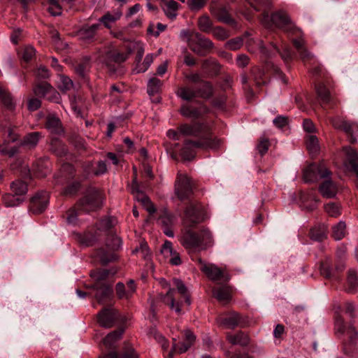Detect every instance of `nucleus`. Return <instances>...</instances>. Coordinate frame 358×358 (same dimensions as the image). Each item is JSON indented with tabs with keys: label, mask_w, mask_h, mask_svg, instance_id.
Segmentation results:
<instances>
[{
	"label": "nucleus",
	"mask_w": 358,
	"mask_h": 358,
	"mask_svg": "<svg viewBox=\"0 0 358 358\" xmlns=\"http://www.w3.org/2000/svg\"><path fill=\"white\" fill-rule=\"evenodd\" d=\"M178 131L185 136H192L199 138H214L209 127L203 123L183 124L178 127Z\"/></svg>",
	"instance_id": "9d476101"
},
{
	"label": "nucleus",
	"mask_w": 358,
	"mask_h": 358,
	"mask_svg": "<svg viewBox=\"0 0 358 358\" xmlns=\"http://www.w3.org/2000/svg\"><path fill=\"white\" fill-rule=\"evenodd\" d=\"M271 20L277 27L292 35L299 36L302 34L301 29L296 27L291 20L289 15L282 10L271 14Z\"/></svg>",
	"instance_id": "6e6552de"
},
{
	"label": "nucleus",
	"mask_w": 358,
	"mask_h": 358,
	"mask_svg": "<svg viewBox=\"0 0 358 358\" xmlns=\"http://www.w3.org/2000/svg\"><path fill=\"white\" fill-rule=\"evenodd\" d=\"M100 27V24H93L92 25H83L78 31V36L80 39L90 41L94 38V36Z\"/></svg>",
	"instance_id": "a878e982"
},
{
	"label": "nucleus",
	"mask_w": 358,
	"mask_h": 358,
	"mask_svg": "<svg viewBox=\"0 0 358 358\" xmlns=\"http://www.w3.org/2000/svg\"><path fill=\"white\" fill-rule=\"evenodd\" d=\"M10 189L19 197L26 194L28 190L27 185L20 180L13 182L10 184Z\"/></svg>",
	"instance_id": "f704fd0d"
},
{
	"label": "nucleus",
	"mask_w": 358,
	"mask_h": 358,
	"mask_svg": "<svg viewBox=\"0 0 358 358\" xmlns=\"http://www.w3.org/2000/svg\"><path fill=\"white\" fill-rule=\"evenodd\" d=\"M45 127L52 134H60L63 132L61 121L55 115H48L47 116Z\"/></svg>",
	"instance_id": "cd10ccee"
},
{
	"label": "nucleus",
	"mask_w": 358,
	"mask_h": 358,
	"mask_svg": "<svg viewBox=\"0 0 358 358\" xmlns=\"http://www.w3.org/2000/svg\"><path fill=\"white\" fill-rule=\"evenodd\" d=\"M199 97L209 99L213 92V86L209 82L202 81L200 87L196 90Z\"/></svg>",
	"instance_id": "c9c22d12"
},
{
	"label": "nucleus",
	"mask_w": 358,
	"mask_h": 358,
	"mask_svg": "<svg viewBox=\"0 0 358 358\" xmlns=\"http://www.w3.org/2000/svg\"><path fill=\"white\" fill-rule=\"evenodd\" d=\"M301 35L302 34L297 36L298 38L292 39V41L302 61L307 62L314 58V55L306 48V41Z\"/></svg>",
	"instance_id": "412c9836"
},
{
	"label": "nucleus",
	"mask_w": 358,
	"mask_h": 358,
	"mask_svg": "<svg viewBox=\"0 0 358 358\" xmlns=\"http://www.w3.org/2000/svg\"><path fill=\"white\" fill-rule=\"evenodd\" d=\"M222 144V141L217 138H199L196 141H187L180 151V155L184 160L191 161L196 155L193 148L203 150H217Z\"/></svg>",
	"instance_id": "7ed1b4c3"
},
{
	"label": "nucleus",
	"mask_w": 358,
	"mask_h": 358,
	"mask_svg": "<svg viewBox=\"0 0 358 358\" xmlns=\"http://www.w3.org/2000/svg\"><path fill=\"white\" fill-rule=\"evenodd\" d=\"M210 32L215 38L220 41H224L229 37V33L221 27L213 28Z\"/></svg>",
	"instance_id": "052dcab7"
},
{
	"label": "nucleus",
	"mask_w": 358,
	"mask_h": 358,
	"mask_svg": "<svg viewBox=\"0 0 358 358\" xmlns=\"http://www.w3.org/2000/svg\"><path fill=\"white\" fill-rule=\"evenodd\" d=\"M343 150L346 155V159L343 163L344 167L347 171L356 175V187L358 188V153L351 147H345Z\"/></svg>",
	"instance_id": "6ab92c4d"
},
{
	"label": "nucleus",
	"mask_w": 358,
	"mask_h": 358,
	"mask_svg": "<svg viewBox=\"0 0 358 358\" xmlns=\"http://www.w3.org/2000/svg\"><path fill=\"white\" fill-rule=\"evenodd\" d=\"M189 47L196 54L203 56L209 50L213 48V43L210 40L196 32L189 42Z\"/></svg>",
	"instance_id": "f8f14e48"
},
{
	"label": "nucleus",
	"mask_w": 358,
	"mask_h": 358,
	"mask_svg": "<svg viewBox=\"0 0 358 358\" xmlns=\"http://www.w3.org/2000/svg\"><path fill=\"white\" fill-rule=\"evenodd\" d=\"M331 171L322 164H311L304 169L303 178L306 182H315L331 176Z\"/></svg>",
	"instance_id": "1a4fd4ad"
},
{
	"label": "nucleus",
	"mask_w": 358,
	"mask_h": 358,
	"mask_svg": "<svg viewBox=\"0 0 358 358\" xmlns=\"http://www.w3.org/2000/svg\"><path fill=\"white\" fill-rule=\"evenodd\" d=\"M332 236L336 241L343 238L346 234V225L343 221H340L337 224L333 227Z\"/></svg>",
	"instance_id": "79ce46f5"
},
{
	"label": "nucleus",
	"mask_w": 358,
	"mask_h": 358,
	"mask_svg": "<svg viewBox=\"0 0 358 358\" xmlns=\"http://www.w3.org/2000/svg\"><path fill=\"white\" fill-rule=\"evenodd\" d=\"M306 146L310 155H315L319 150L318 138L313 135H310L306 140Z\"/></svg>",
	"instance_id": "864d4df0"
},
{
	"label": "nucleus",
	"mask_w": 358,
	"mask_h": 358,
	"mask_svg": "<svg viewBox=\"0 0 358 358\" xmlns=\"http://www.w3.org/2000/svg\"><path fill=\"white\" fill-rule=\"evenodd\" d=\"M331 122L335 129H343L350 136V143H355L357 141L358 136V124L357 123L348 122L340 117L331 118Z\"/></svg>",
	"instance_id": "4468645a"
},
{
	"label": "nucleus",
	"mask_w": 358,
	"mask_h": 358,
	"mask_svg": "<svg viewBox=\"0 0 358 358\" xmlns=\"http://www.w3.org/2000/svg\"><path fill=\"white\" fill-rule=\"evenodd\" d=\"M36 50L34 47L31 45L26 46L24 48L22 52V58L24 61L28 62L32 59V57L35 55Z\"/></svg>",
	"instance_id": "338daca9"
},
{
	"label": "nucleus",
	"mask_w": 358,
	"mask_h": 358,
	"mask_svg": "<svg viewBox=\"0 0 358 358\" xmlns=\"http://www.w3.org/2000/svg\"><path fill=\"white\" fill-rule=\"evenodd\" d=\"M162 10L165 15L170 19L173 20L178 15V10L179 8V4L174 0H164L162 5Z\"/></svg>",
	"instance_id": "bb28decb"
},
{
	"label": "nucleus",
	"mask_w": 358,
	"mask_h": 358,
	"mask_svg": "<svg viewBox=\"0 0 358 358\" xmlns=\"http://www.w3.org/2000/svg\"><path fill=\"white\" fill-rule=\"evenodd\" d=\"M115 290L117 297L120 299H127L131 297L130 294L128 290L126 289L125 285L122 282H118L116 285Z\"/></svg>",
	"instance_id": "680f3d73"
},
{
	"label": "nucleus",
	"mask_w": 358,
	"mask_h": 358,
	"mask_svg": "<svg viewBox=\"0 0 358 358\" xmlns=\"http://www.w3.org/2000/svg\"><path fill=\"white\" fill-rule=\"evenodd\" d=\"M52 87L47 82H41L38 83L34 87V93L35 95L41 97L47 96L48 93L50 92Z\"/></svg>",
	"instance_id": "a19ab883"
},
{
	"label": "nucleus",
	"mask_w": 358,
	"mask_h": 358,
	"mask_svg": "<svg viewBox=\"0 0 358 358\" xmlns=\"http://www.w3.org/2000/svg\"><path fill=\"white\" fill-rule=\"evenodd\" d=\"M326 178L327 180L319 186V192L324 198L331 199L337 194L338 187L336 183L330 179V176Z\"/></svg>",
	"instance_id": "4be33fe9"
},
{
	"label": "nucleus",
	"mask_w": 358,
	"mask_h": 358,
	"mask_svg": "<svg viewBox=\"0 0 358 358\" xmlns=\"http://www.w3.org/2000/svg\"><path fill=\"white\" fill-rule=\"evenodd\" d=\"M197 262L200 266V270L210 279L213 280L229 279L228 275L224 274V271L216 265L206 264L201 258L197 259Z\"/></svg>",
	"instance_id": "f3484780"
},
{
	"label": "nucleus",
	"mask_w": 358,
	"mask_h": 358,
	"mask_svg": "<svg viewBox=\"0 0 358 358\" xmlns=\"http://www.w3.org/2000/svg\"><path fill=\"white\" fill-rule=\"evenodd\" d=\"M185 341L182 343H176V340L173 339V344L172 350L169 354V358H173V353L177 352L182 354L187 351L189 348L193 345L196 340V336L189 329H187L184 332Z\"/></svg>",
	"instance_id": "aec40b11"
},
{
	"label": "nucleus",
	"mask_w": 358,
	"mask_h": 358,
	"mask_svg": "<svg viewBox=\"0 0 358 358\" xmlns=\"http://www.w3.org/2000/svg\"><path fill=\"white\" fill-rule=\"evenodd\" d=\"M117 318L118 312L111 307L102 309L97 315L99 325L104 328L113 327Z\"/></svg>",
	"instance_id": "a211bd4d"
},
{
	"label": "nucleus",
	"mask_w": 358,
	"mask_h": 358,
	"mask_svg": "<svg viewBox=\"0 0 358 358\" xmlns=\"http://www.w3.org/2000/svg\"><path fill=\"white\" fill-rule=\"evenodd\" d=\"M198 27L200 31L210 33L213 29V22L208 15H202L198 19Z\"/></svg>",
	"instance_id": "49530a36"
},
{
	"label": "nucleus",
	"mask_w": 358,
	"mask_h": 358,
	"mask_svg": "<svg viewBox=\"0 0 358 358\" xmlns=\"http://www.w3.org/2000/svg\"><path fill=\"white\" fill-rule=\"evenodd\" d=\"M300 201L301 207L308 211L315 210L319 202L315 194L313 192L301 193L300 195Z\"/></svg>",
	"instance_id": "393cba45"
},
{
	"label": "nucleus",
	"mask_w": 358,
	"mask_h": 358,
	"mask_svg": "<svg viewBox=\"0 0 358 358\" xmlns=\"http://www.w3.org/2000/svg\"><path fill=\"white\" fill-rule=\"evenodd\" d=\"M50 149L58 156L64 155L66 152L65 145L57 138L52 139L50 143Z\"/></svg>",
	"instance_id": "09e8293b"
},
{
	"label": "nucleus",
	"mask_w": 358,
	"mask_h": 358,
	"mask_svg": "<svg viewBox=\"0 0 358 358\" xmlns=\"http://www.w3.org/2000/svg\"><path fill=\"white\" fill-rule=\"evenodd\" d=\"M138 200L141 202L145 210L150 214H153L156 211V208L149 197L144 194H141V197H138Z\"/></svg>",
	"instance_id": "4d7b16f0"
},
{
	"label": "nucleus",
	"mask_w": 358,
	"mask_h": 358,
	"mask_svg": "<svg viewBox=\"0 0 358 358\" xmlns=\"http://www.w3.org/2000/svg\"><path fill=\"white\" fill-rule=\"evenodd\" d=\"M162 85V82L159 79L155 77L151 78L148 82L147 92L148 94L152 96L158 93Z\"/></svg>",
	"instance_id": "a18cd8bd"
},
{
	"label": "nucleus",
	"mask_w": 358,
	"mask_h": 358,
	"mask_svg": "<svg viewBox=\"0 0 358 358\" xmlns=\"http://www.w3.org/2000/svg\"><path fill=\"white\" fill-rule=\"evenodd\" d=\"M192 228L184 226L178 236L180 243L189 252L206 250L213 246V238L208 229L203 227L197 233Z\"/></svg>",
	"instance_id": "f257e3e1"
},
{
	"label": "nucleus",
	"mask_w": 358,
	"mask_h": 358,
	"mask_svg": "<svg viewBox=\"0 0 358 358\" xmlns=\"http://www.w3.org/2000/svg\"><path fill=\"white\" fill-rule=\"evenodd\" d=\"M177 95L185 101H190L194 97L198 96L196 90H194L189 87H183L179 88L177 92Z\"/></svg>",
	"instance_id": "4c0bfd02"
},
{
	"label": "nucleus",
	"mask_w": 358,
	"mask_h": 358,
	"mask_svg": "<svg viewBox=\"0 0 358 358\" xmlns=\"http://www.w3.org/2000/svg\"><path fill=\"white\" fill-rule=\"evenodd\" d=\"M124 329H120L108 334L103 339V343L107 348H112L115 343L120 339Z\"/></svg>",
	"instance_id": "473e14b6"
},
{
	"label": "nucleus",
	"mask_w": 358,
	"mask_h": 358,
	"mask_svg": "<svg viewBox=\"0 0 358 358\" xmlns=\"http://www.w3.org/2000/svg\"><path fill=\"white\" fill-rule=\"evenodd\" d=\"M73 87V81L68 77L64 75L59 76V82L58 87L63 92H66L71 90Z\"/></svg>",
	"instance_id": "5fc2aeb1"
},
{
	"label": "nucleus",
	"mask_w": 358,
	"mask_h": 358,
	"mask_svg": "<svg viewBox=\"0 0 358 358\" xmlns=\"http://www.w3.org/2000/svg\"><path fill=\"white\" fill-rule=\"evenodd\" d=\"M127 58L124 53L115 50H109L101 55V61L107 66L109 71L113 73L116 70L117 64L124 62Z\"/></svg>",
	"instance_id": "ddd939ff"
},
{
	"label": "nucleus",
	"mask_w": 358,
	"mask_h": 358,
	"mask_svg": "<svg viewBox=\"0 0 358 358\" xmlns=\"http://www.w3.org/2000/svg\"><path fill=\"white\" fill-rule=\"evenodd\" d=\"M48 203V193L45 191L39 192L31 199L29 211L34 214L41 213L45 210Z\"/></svg>",
	"instance_id": "dca6fc26"
},
{
	"label": "nucleus",
	"mask_w": 358,
	"mask_h": 358,
	"mask_svg": "<svg viewBox=\"0 0 358 358\" xmlns=\"http://www.w3.org/2000/svg\"><path fill=\"white\" fill-rule=\"evenodd\" d=\"M206 218L204 206L197 201H191L185 210L183 225L187 227H194L196 224L203 222Z\"/></svg>",
	"instance_id": "39448f33"
},
{
	"label": "nucleus",
	"mask_w": 358,
	"mask_h": 358,
	"mask_svg": "<svg viewBox=\"0 0 358 358\" xmlns=\"http://www.w3.org/2000/svg\"><path fill=\"white\" fill-rule=\"evenodd\" d=\"M243 45V40L241 38H236L228 41L226 43L227 48L236 50L239 49Z\"/></svg>",
	"instance_id": "69168bd1"
},
{
	"label": "nucleus",
	"mask_w": 358,
	"mask_h": 358,
	"mask_svg": "<svg viewBox=\"0 0 358 358\" xmlns=\"http://www.w3.org/2000/svg\"><path fill=\"white\" fill-rule=\"evenodd\" d=\"M138 200L141 202L145 210L150 214H153L156 211V208L149 197L144 194H141V197H138Z\"/></svg>",
	"instance_id": "6e6d98bb"
},
{
	"label": "nucleus",
	"mask_w": 358,
	"mask_h": 358,
	"mask_svg": "<svg viewBox=\"0 0 358 358\" xmlns=\"http://www.w3.org/2000/svg\"><path fill=\"white\" fill-rule=\"evenodd\" d=\"M326 229L324 226L313 227L310 231V238L316 241H322L326 238Z\"/></svg>",
	"instance_id": "c03bdc74"
},
{
	"label": "nucleus",
	"mask_w": 358,
	"mask_h": 358,
	"mask_svg": "<svg viewBox=\"0 0 358 358\" xmlns=\"http://www.w3.org/2000/svg\"><path fill=\"white\" fill-rule=\"evenodd\" d=\"M41 136V134L38 131L29 133L24 136L22 144L30 147H34L37 145Z\"/></svg>",
	"instance_id": "de8ad7c7"
},
{
	"label": "nucleus",
	"mask_w": 358,
	"mask_h": 358,
	"mask_svg": "<svg viewBox=\"0 0 358 358\" xmlns=\"http://www.w3.org/2000/svg\"><path fill=\"white\" fill-rule=\"evenodd\" d=\"M161 252L166 257H170L169 262L172 265L178 266L181 264L180 255L173 250L171 242L166 241L162 247Z\"/></svg>",
	"instance_id": "5701e85b"
},
{
	"label": "nucleus",
	"mask_w": 358,
	"mask_h": 358,
	"mask_svg": "<svg viewBox=\"0 0 358 358\" xmlns=\"http://www.w3.org/2000/svg\"><path fill=\"white\" fill-rule=\"evenodd\" d=\"M217 20L227 24H235L234 20L230 16L225 8H220L215 13Z\"/></svg>",
	"instance_id": "ea45409f"
},
{
	"label": "nucleus",
	"mask_w": 358,
	"mask_h": 358,
	"mask_svg": "<svg viewBox=\"0 0 358 358\" xmlns=\"http://www.w3.org/2000/svg\"><path fill=\"white\" fill-rule=\"evenodd\" d=\"M123 358H138V356L131 346L127 345L124 348Z\"/></svg>",
	"instance_id": "774afa93"
},
{
	"label": "nucleus",
	"mask_w": 358,
	"mask_h": 358,
	"mask_svg": "<svg viewBox=\"0 0 358 358\" xmlns=\"http://www.w3.org/2000/svg\"><path fill=\"white\" fill-rule=\"evenodd\" d=\"M138 200L141 202L145 210L150 214H153L156 211V208L149 197L144 194H141V197H138Z\"/></svg>",
	"instance_id": "13d9d810"
},
{
	"label": "nucleus",
	"mask_w": 358,
	"mask_h": 358,
	"mask_svg": "<svg viewBox=\"0 0 358 358\" xmlns=\"http://www.w3.org/2000/svg\"><path fill=\"white\" fill-rule=\"evenodd\" d=\"M227 339L232 345H239L242 346L248 345L250 342L249 336L243 331H238L235 334H228L227 335Z\"/></svg>",
	"instance_id": "7c9ffc66"
},
{
	"label": "nucleus",
	"mask_w": 358,
	"mask_h": 358,
	"mask_svg": "<svg viewBox=\"0 0 358 358\" xmlns=\"http://www.w3.org/2000/svg\"><path fill=\"white\" fill-rule=\"evenodd\" d=\"M122 15V10L120 9L115 10L112 12H107L101 17L99 19V21L108 29L111 27V24L118 20Z\"/></svg>",
	"instance_id": "c85d7f7f"
},
{
	"label": "nucleus",
	"mask_w": 358,
	"mask_h": 358,
	"mask_svg": "<svg viewBox=\"0 0 358 358\" xmlns=\"http://www.w3.org/2000/svg\"><path fill=\"white\" fill-rule=\"evenodd\" d=\"M0 101L4 107L10 111H13L16 106V103L10 92L0 85Z\"/></svg>",
	"instance_id": "c756f323"
},
{
	"label": "nucleus",
	"mask_w": 358,
	"mask_h": 358,
	"mask_svg": "<svg viewBox=\"0 0 358 358\" xmlns=\"http://www.w3.org/2000/svg\"><path fill=\"white\" fill-rule=\"evenodd\" d=\"M106 248H101L96 252V257L103 264L113 261L116 259L115 251L120 249L122 246V240L115 235H110L106 239Z\"/></svg>",
	"instance_id": "0eeeda50"
},
{
	"label": "nucleus",
	"mask_w": 358,
	"mask_h": 358,
	"mask_svg": "<svg viewBox=\"0 0 358 358\" xmlns=\"http://www.w3.org/2000/svg\"><path fill=\"white\" fill-rule=\"evenodd\" d=\"M316 92L321 100L322 104H327L331 101V96L328 89L323 85L319 84L316 86Z\"/></svg>",
	"instance_id": "37998d69"
},
{
	"label": "nucleus",
	"mask_w": 358,
	"mask_h": 358,
	"mask_svg": "<svg viewBox=\"0 0 358 358\" xmlns=\"http://www.w3.org/2000/svg\"><path fill=\"white\" fill-rule=\"evenodd\" d=\"M201 68L204 71H208L209 68H212L213 71L217 72L220 69V65L216 60L206 59L202 62Z\"/></svg>",
	"instance_id": "e2e57ef3"
},
{
	"label": "nucleus",
	"mask_w": 358,
	"mask_h": 358,
	"mask_svg": "<svg viewBox=\"0 0 358 358\" xmlns=\"http://www.w3.org/2000/svg\"><path fill=\"white\" fill-rule=\"evenodd\" d=\"M116 273L115 270L101 269L94 271L91 273L92 278L95 282L93 288L95 290V298L97 301L102 304L113 294L111 285L106 283V278L110 275H113Z\"/></svg>",
	"instance_id": "f03ea898"
},
{
	"label": "nucleus",
	"mask_w": 358,
	"mask_h": 358,
	"mask_svg": "<svg viewBox=\"0 0 358 358\" xmlns=\"http://www.w3.org/2000/svg\"><path fill=\"white\" fill-rule=\"evenodd\" d=\"M213 296L222 303L227 304L231 299L229 287L224 286L213 290Z\"/></svg>",
	"instance_id": "2f4dec72"
},
{
	"label": "nucleus",
	"mask_w": 358,
	"mask_h": 358,
	"mask_svg": "<svg viewBox=\"0 0 358 358\" xmlns=\"http://www.w3.org/2000/svg\"><path fill=\"white\" fill-rule=\"evenodd\" d=\"M176 290L172 288H169V291L165 295H160L159 299L165 304L168 305L169 308L174 310L176 313L180 314L181 312V302L176 301L175 299Z\"/></svg>",
	"instance_id": "b1692460"
},
{
	"label": "nucleus",
	"mask_w": 358,
	"mask_h": 358,
	"mask_svg": "<svg viewBox=\"0 0 358 358\" xmlns=\"http://www.w3.org/2000/svg\"><path fill=\"white\" fill-rule=\"evenodd\" d=\"M175 193L181 201L188 199L192 194L190 179L185 174L178 173L175 182Z\"/></svg>",
	"instance_id": "9b49d317"
},
{
	"label": "nucleus",
	"mask_w": 358,
	"mask_h": 358,
	"mask_svg": "<svg viewBox=\"0 0 358 358\" xmlns=\"http://www.w3.org/2000/svg\"><path fill=\"white\" fill-rule=\"evenodd\" d=\"M24 199L15 194H6L2 196V201L6 207H14L21 203Z\"/></svg>",
	"instance_id": "58836bf2"
},
{
	"label": "nucleus",
	"mask_w": 358,
	"mask_h": 358,
	"mask_svg": "<svg viewBox=\"0 0 358 358\" xmlns=\"http://www.w3.org/2000/svg\"><path fill=\"white\" fill-rule=\"evenodd\" d=\"M173 284L174 286L177 288L178 292L185 298V302L188 305H190L191 301L189 295L187 292V289L185 284L178 278L173 279Z\"/></svg>",
	"instance_id": "8fccbe9b"
},
{
	"label": "nucleus",
	"mask_w": 358,
	"mask_h": 358,
	"mask_svg": "<svg viewBox=\"0 0 358 358\" xmlns=\"http://www.w3.org/2000/svg\"><path fill=\"white\" fill-rule=\"evenodd\" d=\"M206 1L207 0H187V3L190 10H199L206 5Z\"/></svg>",
	"instance_id": "0e129e2a"
},
{
	"label": "nucleus",
	"mask_w": 358,
	"mask_h": 358,
	"mask_svg": "<svg viewBox=\"0 0 358 358\" xmlns=\"http://www.w3.org/2000/svg\"><path fill=\"white\" fill-rule=\"evenodd\" d=\"M325 212L331 217H337L341 214V206L335 202H329L324 206Z\"/></svg>",
	"instance_id": "603ef678"
},
{
	"label": "nucleus",
	"mask_w": 358,
	"mask_h": 358,
	"mask_svg": "<svg viewBox=\"0 0 358 358\" xmlns=\"http://www.w3.org/2000/svg\"><path fill=\"white\" fill-rule=\"evenodd\" d=\"M105 199L103 193L99 189L93 187L87 188L85 196L78 203V210L89 213L101 208Z\"/></svg>",
	"instance_id": "20e7f679"
},
{
	"label": "nucleus",
	"mask_w": 358,
	"mask_h": 358,
	"mask_svg": "<svg viewBox=\"0 0 358 358\" xmlns=\"http://www.w3.org/2000/svg\"><path fill=\"white\" fill-rule=\"evenodd\" d=\"M335 331L336 334H346L350 340L349 344H345L343 350L346 355L355 357L357 353V349L355 346L357 341V332L352 326L347 327L341 317H338L335 322Z\"/></svg>",
	"instance_id": "423d86ee"
},
{
	"label": "nucleus",
	"mask_w": 358,
	"mask_h": 358,
	"mask_svg": "<svg viewBox=\"0 0 358 358\" xmlns=\"http://www.w3.org/2000/svg\"><path fill=\"white\" fill-rule=\"evenodd\" d=\"M156 56V55H154L152 53L148 54L143 62L141 61L139 64H136L135 69L136 73H139L146 71L150 66L151 64L153 62L154 58Z\"/></svg>",
	"instance_id": "e433bc0d"
},
{
	"label": "nucleus",
	"mask_w": 358,
	"mask_h": 358,
	"mask_svg": "<svg viewBox=\"0 0 358 358\" xmlns=\"http://www.w3.org/2000/svg\"><path fill=\"white\" fill-rule=\"evenodd\" d=\"M48 10L52 16H59L62 13V7L58 0H47Z\"/></svg>",
	"instance_id": "3c124183"
},
{
	"label": "nucleus",
	"mask_w": 358,
	"mask_h": 358,
	"mask_svg": "<svg viewBox=\"0 0 358 358\" xmlns=\"http://www.w3.org/2000/svg\"><path fill=\"white\" fill-rule=\"evenodd\" d=\"M348 282L349 285V292H353V290L358 285V276L356 271L353 269L349 270L348 275Z\"/></svg>",
	"instance_id": "bf43d9fd"
},
{
	"label": "nucleus",
	"mask_w": 358,
	"mask_h": 358,
	"mask_svg": "<svg viewBox=\"0 0 358 358\" xmlns=\"http://www.w3.org/2000/svg\"><path fill=\"white\" fill-rule=\"evenodd\" d=\"M241 321L242 317L241 315L236 312H230L220 315L216 319L219 326L230 329H234L237 327H243Z\"/></svg>",
	"instance_id": "2eb2a0df"
},
{
	"label": "nucleus",
	"mask_w": 358,
	"mask_h": 358,
	"mask_svg": "<svg viewBox=\"0 0 358 358\" xmlns=\"http://www.w3.org/2000/svg\"><path fill=\"white\" fill-rule=\"evenodd\" d=\"M182 116L188 118H199L202 115L201 108H194L187 105L182 106L180 109Z\"/></svg>",
	"instance_id": "72a5a7b5"
}]
</instances>
